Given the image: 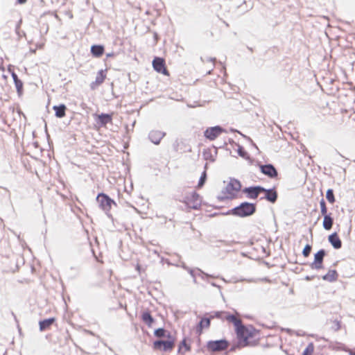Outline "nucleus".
Masks as SVG:
<instances>
[{
  "instance_id": "f257e3e1",
  "label": "nucleus",
  "mask_w": 355,
  "mask_h": 355,
  "mask_svg": "<svg viewBox=\"0 0 355 355\" xmlns=\"http://www.w3.org/2000/svg\"><path fill=\"white\" fill-rule=\"evenodd\" d=\"M239 344L241 347L256 345L259 340V331L252 326L241 325L236 329Z\"/></svg>"
},
{
  "instance_id": "f03ea898",
  "label": "nucleus",
  "mask_w": 355,
  "mask_h": 355,
  "mask_svg": "<svg viewBox=\"0 0 355 355\" xmlns=\"http://www.w3.org/2000/svg\"><path fill=\"white\" fill-rule=\"evenodd\" d=\"M180 201L184 203L187 209L198 210L202 205V197L195 190L185 188L181 192Z\"/></svg>"
},
{
  "instance_id": "7ed1b4c3",
  "label": "nucleus",
  "mask_w": 355,
  "mask_h": 355,
  "mask_svg": "<svg viewBox=\"0 0 355 355\" xmlns=\"http://www.w3.org/2000/svg\"><path fill=\"white\" fill-rule=\"evenodd\" d=\"M241 189V182L236 179H231L222 191L221 194L218 196V200L219 201H224L234 199L237 198L238 193Z\"/></svg>"
},
{
  "instance_id": "20e7f679",
  "label": "nucleus",
  "mask_w": 355,
  "mask_h": 355,
  "mask_svg": "<svg viewBox=\"0 0 355 355\" xmlns=\"http://www.w3.org/2000/svg\"><path fill=\"white\" fill-rule=\"evenodd\" d=\"M255 211L256 206L254 204L243 202L239 206L234 208L232 210V214L239 217H246L252 215Z\"/></svg>"
},
{
  "instance_id": "39448f33",
  "label": "nucleus",
  "mask_w": 355,
  "mask_h": 355,
  "mask_svg": "<svg viewBox=\"0 0 355 355\" xmlns=\"http://www.w3.org/2000/svg\"><path fill=\"white\" fill-rule=\"evenodd\" d=\"M167 340H156L153 343V347L155 350L171 352L175 347V338L170 334L167 336Z\"/></svg>"
},
{
  "instance_id": "423d86ee",
  "label": "nucleus",
  "mask_w": 355,
  "mask_h": 355,
  "mask_svg": "<svg viewBox=\"0 0 355 355\" xmlns=\"http://www.w3.org/2000/svg\"><path fill=\"white\" fill-rule=\"evenodd\" d=\"M96 200L99 203L100 207L107 213L110 211L113 204L116 205L113 200L103 193H101L97 196Z\"/></svg>"
},
{
  "instance_id": "0eeeda50",
  "label": "nucleus",
  "mask_w": 355,
  "mask_h": 355,
  "mask_svg": "<svg viewBox=\"0 0 355 355\" xmlns=\"http://www.w3.org/2000/svg\"><path fill=\"white\" fill-rule=\"evenodd\" d=\"M153 67L157 73L169 76L170 73L167 69L165 60L162 58L155 57L152 62Z\"/></svg>"
},
{
  "instance_id": "6e6552de",
  "label": "nucleus",
  "mask_w": 355,
  "mask_h": 355,
  "mask_svg": "<svg viewBox=\"0 0 355 355\" xmlns=\"http://www.w3.org/2000/svg\"><path fill=\"white\" fill-rule=\"evenodd\" d=\"M228 347L229 343L225 339L209 341L207 344L208 349L212 352L223 351L227 349Z\"/></svg>"
},
{
  "instance_id": "1a4fd4ad",
  "label": "nucleus",
  "mask_w": 355,
  "mask_h": 355,
  "mask_svg": "<svg viewBox=\"0 0 355 355\" xmlns=\"http://www.w3.org/2000/svg\"><path fill=\"white\" fill-rule=\"evenodd\" d=\"M325 256V251L324 250H319L314 255V260L311 263L312 269L320 270L323 268V259Z\"/></svg>"
},
{
  "instance_id": "9d476101",
  "label": "nucleus",
  "mask_w": 355,
  "mask_h": 355,
  "mask_svg": "<svg viewBox=\"0 0 355 355\" xmlns=\"http://www.w3.org/2000/svg\"><path fill=\"white\" fill-rule=\"evenodd\" d=\"M224 132V130L220 126H214L207 128L205 132V137L210 141L216 139Z\"/></svg>"
},
{
  "instance_id": "9b49d317",
  "label": "nucleus",
  "mask_w": 355,
  "mask_h": 355,
  "mask_svg": "<svg viewBox=\"0 0 355 355\" xmlns=\"http://www.w3.org/2000/svg\"><path fill=\"white\" fill-rule=\"evenodd\" d=\"M263 191H265V189L261 187H254L245 188L243 192L246 193L248 198L256 199Z\"/></svg>"
},
{
  "instance_id": "f8f14e48",
  "label": "nucleus",
  "mask_w": 355,
  "mask_h": 355,
  "mask_svg": "<svg viewBox=\"0 0 355 355\" xmlns=\"http://www.w3.org/2000/svg\"><path fill=\"white\" fill-rule=\"evenodd\" d=\"M259 167L261 173L268 177L274 178L277 176V171L272 164L260 165Z\"/></svg>"
},
{
  "instance_id": "ddd939ff",
  "label": "nucleus",
  "mask_w": 355,
  "mask_h": 355,
  "mask_svg": "<svg viewBox=\"0 0 355 355\" xmlns=\"http://www.w3.org/2000/svg\"><path fill=\"white\" fill-rule=\"evenodd\" d=\"M113 113L101 114L97 115V123L103 127H105L107 123H112Z\"/></svg>"
},
{
  "instance_id": "4468645a",
  "label": "nucleus",
  "mask_w": 355,
  "mask_h": 355,
  "mask_svg": "<svg viewBox=\"0 0 355 355\" xmlns=\"http://www.w3.org/2000/svg\"><path fill=\"white\" fill-rule=\"evenodd\" d=\"M225 320L232 323L235 327V330L242 325V321L238 314L233 315L227 312Z\"/></svg>"
},
{
  "instance_id": "2eb2a0df",
  "label": "nucleus",
  "mask_w": 355,
  "mask_h": 355,
  "mask_svg": "<svg viewBox=\"0 0 355 355\" xmlns=\"http://www.w3.org/2000/svg\"><path fill=\"white\" fill-rule=\"evenodd\" d=\"M106 70H100L98 71L95 80L92 83V87L95 88L101 85L106 78Z\"/></svg>"
},
{
  "instance_id": "dca6fc26",
  "label": "nucleus",
  "mask_w": 355,
  "mask_h": 355,
  "mask_svg": "<svg viewBox=\"0 0 355 355\" xmlns=\"http://www.w3.org/2000/svg\"><path fill=\"white\" fill-rule=\"evenodd\" d=\"M165 134L159 130H153L149 134L150 139L155 144H159Z\"/></svg>"
},
{
  "instance_id": "f3484780",
  "label": "nucleus",
  "mask_w": 355,
  "mask_h": 355,
  "mask_svg": "<svg viewBox=\"0 0 355 355\" xmlns=\"http://www.w3.org/2000/svg\"><path fill=\"white\" fill-rule=\"evenodd\" d=\"M328 240L335 249H340L341 248L342 242L336 232L329 235Z\"/></svg>"
},
{
  "instance_id": "a211bd4d",
  "label": "nucleus",
  "mask_w": 355,
  "mask_h": 355,
  "mask_svg": "<svg viewBox=\"0 0 355 355\" xmlns=\"http://www.w3.org/2000/svg\"><path fill=\"white\" fill-rule=\"evenodd\" d=\"M55 318H51L40 321L39 322L40 330L41 331H43L50 329L51 326L55 322Z\"/></svg>"
},
{
  "instance_id": "6ab92c4d",
  "label": "nucleus",
  "mask_w": 355,
  "mask_h": 355,
  "mask_svg": "<svg viewBox=\"0 0 355 355\" xmlns=\"http://www.w3.org/2000/svg\"><path fill=\"white\" fill-rule=\"evenodd\" d=\"M53 110L55 111V115L58 118H63L66 115L67 107L64 104L55 105L53 107Z\"/></svg>"
},
{
  "instance_id": "aec40b11",
  "label": "nucleus",
  "mask_w": 355,
  "mask_h": 355,
  "mask_svg": "<svg viewBox=\"0 0 355 355\" xmlns=\"http://www.w3.org/2000/svg\"><path fill=\"white\" fill-rule=\"evenodd\" d=\"M265 193V198L270 202L274 203L277 198V193L274 189H265L263 191Z\"/></svg>"
},
{
  "instance_id": "412c9836",
  "label": "nucleus",
  "mask_w": 355,
  "mask_h": 355,
  "mask_svg": "<svg viewBox=\"0 0 355 355\" xmlns=\"http://www.w3.org/2000/svg\"><path fill=\"white\" fill-rule=\"evenodd\" d=\"M175 149L176 151H180V153L191 152V147L184 141L178 142Z\"/></svg>"
},
{
  "instance_id": "4be33fe9",
  "label": "nucleus",
  "mask_w": 355,
  "mask_h": 355,
  "mask_svg": "<svg viewBox=\"0 0 355 355\" xmlns=\"http://www.w3.org/2000/svg\"><path fill=\"white\" fill-rule=\"evenodd\" d=\"M210 318H203L200 321L198 326L197 327V331L199 334H200L203 330V329L209 328L210 326Z\"/></svg>"
},
{
  "instance_id": "5701e85b",
  "label": "nucleus",
  "mask_w": 355,
  "mask_h": 355,
  "mask_svg": "<svg viewBox=\"0 0 355 355\" xmlns=\"http://www.w3.org/2000/svg\"><path fill=\"white\" fill-rule=\"evenodd\" d=\"M91 53L93 56L99 58L104 53V47L102 45H93L91 47Z\"/></svg>"
},
{
  "instance_id": "b1692460",
  "label": "nucleus",
  "mask_w": 355,
  "mask_h": 355,
  "mask_svg": "<svg viewBox=\"0 0 355 355\" xmlns=\"http://www.w3.org/2000/svg\"><path fill=\"white\" fill-rule=\"evenodd\" d=\"M141 317L142 321L148 325V327H150L152 326L154 322V319L149 311L143 312Z\"/></svg>"
},
{
  "instance_id": "393cba45",
  "label": "nucleus",
  "mask_w": 355,
  "mask_h": 355,
  "mask_svg": "<svg viewBox=\"0 0 355 355\" xmlns=\"http://www.w3.org/2000/svg\"><path fill=\"white\" fill-rule=\"evenodd\" d=\"M338 275L336 270H330L322 277V279L328 282H334L338 279Z\"/></svg>"
},
{
  "instance_id": "a878e982",
  "label": "nucleus",
  "mask_w": 355,
  "mask_h": 355,
  "mask_svg": "<svg viewBox=\"0 0 355 355\" xmlns=\"http://www.w3.org/2000/svg\"><path fill=\"white\" fill-rule=\"evenodd\" d=\"M191 350L190 343H188L187 338H184L179 345V352L184 354Z\"/></svg>"
},
{
  "instance_id": "bb28decb",
  "label": "nucleus",
  "mask_w": 355,
  "mask_h": 355,
  "mask_svg": "<svg viewBox=\"0 0 355 355\" xmlns=\"http://www.w3.org/2000/svg\"><path fill=\"white\" fill-rule=\"evenodd\" d=\"M323 216H324L323 223H322L323 227L326 230H331L332 228L333 223H334L333 218L331 217L330 214Z\"/></svg>"
},
{
  "instance_id": "cd10ccee",
  "label": "nucleus",
  "mask_w": 355,
  "mask_h": 355,
  "mask_svg": "<svg viewBox=\"0 0 355 355\" xmlns=\"http://www.w3.org/2000/svg\"><path fill=\"white\" fill-rule=\"evenodd\" d=\"M12 76L15 83V86L17 89V91L20 92L23 87L22 82L18 78L17 76L15 73H12Z\"/></svg>"
},
{
  "instance_id": "c85d7f7f",
  "label": "nucleus",
  "mask_w": 355,
  "mask_h": 355,
  "mask_svg": "<svg viewBox=\"0 0 355 355\" xmlns=\"http://www.w3.org/2000/svg\"><path fill=\"white\" fill-rule=\"evenodd\" d=\"M326 198L329 203L334 204L335 202L336 199L332 189H329L327 191Z\"/></svg>"
},
{
  "instance_id": "c756f323",
  "label": "nucleus",
  "mask_w": 355,
  "mask_h": 355,
  "mask_svg": "<svg viewBox=\"0 0 355 355\" xmlns=\"http://www.w3.org/2000/svg\"><path fill=\"white\" fill-rule=\"evenodd\" d=\"M314 351V345L313 343H309L303 352L302 355H313Z\"/></svg>"
},
{
  "instance_id": "7c9ffc66",
  "label": "nucleus",
  "mask_w": 355,
  "mask_h": 355,
  "mask_svg": "<svg viewBox=\"0 0 355 355\" xmlns=\"http://www.w3.org/2000/svg\"><path fill=\"white\" fill-rule=\"evenodd\" d=\"M206 180H207V173H206V171H204L200 176V178L199 180L197 187L198 189L202 188L203 187V185L205 184Z\"/></svg>"
},
{
  "instance_id": "2f4dec72",
  "label": "nucleus",
  "mask_w": 355,
  "mask_h": 355,
  "mask_svg": "<svg viewBox=\"0 0 355 355\" xmlns=\"http://www.w3.org/2000/svg\"><path fill=\"white\" fill-rule=\"evenodd\" d=\"M227 313V312H226V311H217V312H215L214 313V315L211 316V318H219L221 320H225L226 318Z\"/></svg>"
},
{
  "instance_id": "473e14b6",
  "label": "nucleus",
  "mask_w": 355,
  "mask_h": 355,
  "mask_svg": "<svg viewBox=\"0 0 355 355\" xmlns=\"http://www.w3.org/2000/svg\"><path fill=\"white\" fill-rule=\"evenodd\" d=\"M320 211L322 216L328 215L327 207L324 199H322L320 202Z\"/></svg>"
},
{
  "instance_id": "72a5a7b5",
  "label": "nucleus",
  "mask_w": 355,
  "mask_h": 355,
  "mask_svg": "<svg viewBox=\"0 0 355 355\" xmlns=\"http://www.w3.org/2000/svg\"><path fill=\"white\" fill-rule=\"evenodd\" d=\"M331 328L334 331H338L341 328V322L339 320H334L331 321Z\"/></svg>"
},
{
  "instance_id": "f704fd0d",
  "label": "nucleus",
  "mask_w": 355,
  "mask_h": 355,
  "mask_svg": "<svg viewBox=\"0 0 355 355\" xmlns=\"http://www.w3.org/2000/svg\"><path fill=\"white\" fill-rule=\"evenodd\" d=\"M166 332L163 328H159L154 331V334L156 337L162 338L166 336Z\"/></svg>"
},
{
  "instance_id": "c9c22d12",
  "label": "nucleus",
  "mask_w": 355,
  "mask_h": 355,
  "mask_svg": "<svg viewBox=\"0 0 355 355\" xmlns=\"http://www.w3.org/2000/svg\"><path fill=\"white\" fill-rule=\"evenodd\" d=\"M311 246L309 244H307L303 251H302V254L304 255V257H308L311 253Z\"/></svg>"
},
{
  "instance_id": "e433bc0d",
  "label": "nucleus",
  "mask_w": 355,
  "mask_h": 355,
  "mask_svg": "<svg viewBox=\"0 0 355 355\" xmlns=\"http://www.w3.org/2000/svg\"><path fill=\"white\" fill-rule=\"evenodd\" d=\"M27 1V0H17V3L19 4L25 3Z\"/></svg>"
},
{
  "instance_id": "4c0bfd02",
  "label": "nucleus",
  "mask_w": 355,
  "mask_h": 355,
  "mask_svg": "<svg viewBox=\"0 0 355 355\" xmlns=\"http://www.w3.org/2000/svg\"><path fill=\"white\" fill-rule=\"evenodd\" d=\"M69 16L70 18H73V15L71 11L69 12Z\"/></svg>"
},
{
  "instance_id": "58836bf2",
  "label": "nucleus",
  "mask_w": 355,
  "mask_h": 355,
  "mask_svg": "<svg viewBox=\"0 0 355 355\" xmlns=\"http://www.w3.org/2000/svg\"><path fill=\"white\" fill-rule=\"evenodd\" d=\"M306 280H311V277H306Z\"/></svg>"
},
{
  "instance_id": "ea45409f",
  "label": "nucleus",
  "mask_w": 355,
  "mask_h": 355,
  "mask_svg": "<svg viewBox=\"0 0 355 355\" xmlns=\"http://www.w3.org/2000/svg\"><path fill=\"white\" fill-rule=\"evenodd\" d=\"M352 355H355V353H354V354H352Z\"/></svg>"
}]
</instances>
